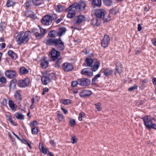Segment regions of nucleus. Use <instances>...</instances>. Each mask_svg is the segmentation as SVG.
<instances>
[{
    "label": "nucleus",
    "mask_w": 156,
    "mask_h": 156,
    "mask_svg": "<svg viewBox=\"0 0 156 156\" xmlns=\"http://www.w3.org/2000/svg\"><path fill=\"white\" fill-rule=\"evenodd\" d=\"M31 37V32L30 31H26L24 32L20 31L16 37V41L18 44L21 45L23 43H26Z\"/></svg>",
    "instance_id": "obj_1"
},
{
    "label": "nucleus",
    "mask_w": 156,
    "mask_h": 156,
    "mask_svg": "<svg viewBox=\"0 0 156 156\" xmlns=\"http://www.w3.org/2000/svg\"><path fill=\"white\" fill-rule=\"evenodd\" d=\"M47 45L55 46L59 50L62 51L65 49L64 43L60 37L56 39L50 38L46 42Z\"/></svg>",
    "instance_id": "obj_2"
},
{
    "label": "nucleus",
    "mask_w": 156,
    "mask_h": 156,
    "mask_svg": "<svg viewBox=\"0 0 156 156\" xmlns=\"http://www.w3.org/2000/svg\"><path fill=\"white\" fill-rule=\"evenodd\" d=\"M100 64L99 62H95L94 65L92 67V68H86L83 69L81 71V73L82 75H87L91 76L93 75V71H96L98 68Z\"/></svg>",
    "instance_id": "obj_3"
},
{
    "label": "nucleus",
    "mask_w": 156,
    "mask_h": 156,
    "mask_svg": "<svg viewBox=\"0 0 156 156\" xmlns=\"http://www.w3.org/2000/svg\"><path fill=\"white\" fill-rule=\"evenodd\" d=\"M142 119L144 121V125L147 129H156V125L153 123L152 120L154 119L150 115L145 116Z\"/></svg>",
    "instance_id": "obj_4"
},
{
    "label": "nucleus",
    "mask_w": 156,
    "mask_h": 156,
    "mask_svg": "<svg viewBox=\"0 0 156 156\" xmlns=\"http://www.w3.org/2000/svg\"><path fill=\"white\" fill-rule=\"evenodd\" d=\"M86 6L85 2L81 1L79 3H75L69 6V8H75L76 11L80 12L84 10Z\"/></svg>",
    "instance_id": "obj_5"
},
{
    "label": "nucleus",
    "mask_w": 156,
    "mask_h": 156,
    "mask_svg": "<svg viewBox=\"0 0 156 156\" xmlns=\"http://www.w3.org/2000/svg\"><path fill=\"white\" fill-rule=\"evenodd\" d=\"M49 55L53 60H56L61 58L60 53L56 50L54 48L52 49L50 52Z\"/></svg>",
    "instance_id": "obj_6"
},
{
    "label": "nucleus",
    "mask_w": 156,
    "mask_h": 156,
    "mask_svg": "<svg viewBox=\"0 0 156 156\" xmlns=\"http://www.w3.org/2000/svg\"><path fill=\"white\" fill-rule=\"evenodd\" d=\"M106 13L105 10L102 9H98L95 13V15L97 18L99 19H103Z\"/></svg>",
    "instance_id": "obj_7"
},
{
    "label": "nucleus",
    "mask_w": 156,
    "mask_h": 156,
    "mask_svg": "<svg viewBox=\"0 0 156 156\" xmlns=\"http://www.w3.org/2000/svg\"><path fill=\"white\" fill-rule=\"evenodd\" d=\"M79 85L82 86H86L89 85L91 83L90 80L86 78L78 79Z\"/></svg>",
    "instance_id": "obj_8"
},
{
    "label": "nucleus",
    "mask_w": 156,
    "mask_h": 156,
    "mask_svg": "<svg viewBox=\"0 0 156 156\" xmlns=\"http://www.w3.org/2000/svg\"><path fill=\"white\" fill-rule=\"evenodd\" d=\"M62 67L64 71L66 72L71 71L73 69L72 64L68 62H65L63 64Z\"/></svg>",
    "instance_id": "obj_9"
},
{
    "label": "nucleus",
    "mask_w": 156,
    "mask_h": 156,
    "mask_svg": "<svg viewBox=\"0 0 156 156\" xmlns=\"http://www.w3.org/2000/svg\"><path fill=\"white\" fill-rule=\"evenodd\" d=\"M30 81L28 78L24 80H19L17 83L18 86L21 87H26L28 86L29 83Z\"/></svg>",
    "instance_id": "obj_10"
},
{
    "label": "nucleus",
    "mask_w": 156,
    "mask_h": 156,
    "mask_svg": "<svg viewBox=\"0 0 156 156\" xmlns=\"http://www.w3.org/2000/svg\"><path fill=\"white\" fill-rule=\"evenodd\" d=\"M110 41V38L108 35H104L101 42L102 46L104 48L106 47L109 44Z\"/></svg>",
    "instance_id": "obj_11"
},
{
    "label": "nucleus",
    "mask_w": 156,
    "mask_h": 156,
    "mask_svg": "<svg viewBox=\"0 0 156 156\" xmlns=\"http://www.w3.org/2000/svg\"><path fill=\"white\" fill-rule=\"evenodd\" d=\"M85 19V18L84 16L79 15L74 18L73 22L75 24L79 25L84 21Z\"/></svg>",
    "instance_id": "obj_12"
},
{
    "label": "nucleus",
    "mask_w": 156,
    "mask_h": 156,
    "mask_svg": "<svg viewBox=\"0 0 156 156\" xmlns=\"http://www.w3.org/2000/svg\"><path fill=\"white\" fill-rule=\"evenodd\" d=\"M5 74L6 77L9 79L14 78L16 75V73L15 71L10 69L6 71Z\"/></svg>",
    "instance_id": "obj_13"
},
{
    "label": "nucleus",
    "mask_w": 156,
    "mask_h": 156,
    "mask_svg": "<svg viewBox=\"0 0 156 156\" xmlns=\"http://www.w3.org/2000/svg\"><path fill=\"white\" fill-rule=\"evenodd\" d=\"M41 22L44 25H47L49 24L50 23H51V18L50 15H46L41 20Z\"/></svg>",
    "instance_id": "obj_14"
},
{
    "label": "nucleus",
    "mask_w": 156,
    "mask_h": 156,
    "mask_svg": "<svg viewBox=\"0 0 156 156\" xmlns=\"http://www.w3.org/2000/svg\"><path fill=\"white\" fill-rule=\"evenodd\" d=\"M101 23V20L97 18H93L91 20L90 23L94 27H98L100 25Z\"/></svg>",
    "instance_id": "obj_15"
},
{
    "label": "nucleus",
    "mask_w": 156,
    "mask_h": 156,
    "mask_svg": "<svg viewBox=\"0 0 156 156\" xmlns=\"http://www.w3.org/2000/svg\"><path fill=\"white\" fill-rule=\"evenodd\" d=\"M51 78L50 75H44L41 78V80L42 83L44 84H47L51 81Z\"/></svg>",
    "instance_id": "obj_16"
},
{
    "label": "nucleus",
    "mask_w": 156,
    "mask_h": 156,
    "mask_svg": "<svg viewBox=\"0 0 156 156\" xmlns=\"http://www.w3.org/2000/svg\"><path fill=\"white\" fill-rule=\"evenodd\" d=\"M92 92L89 90H84L80 93V95L83 98L87 97L90 96Z\"/></svg>",
    "instance_id": "obj_17"
},
{
    "label": "nucleus",
    "mask_w": 156,
    "mask_h": 156,
    "mask_svg": "<svg viewBox=\"0 0 156 156\" xmlns=\"http://www.w3.org/2000/svg\"><path fill=\"white\" fill-rule=\"evenodd\" d=\"M22 92L20 90H17L14 94V97L17 101H20L22 100Z\"/></svg>",
    "instance_id": "obj_18"
},
{
    "label": "nucleus",
    "mask_w": 156,
    "mask_h": 156,
    "mask_svg": "<svg viewBox=\"0 0 156 156\" xmlns=\"http://www.w3.org/2000/svg\"><path fill=\"white\" fill-rule=\"evenodd\" d=\"M72 8H69V7L66 9L69 11L67 16L68 18H71L74 17L75 15V12L74 10L72 9Z\"/></svg>",
    "instance_id": "obj_19"
},
{
    "label": "nucleus",
    "mask_w": 156,
    "mask_h": 156,
    "mask_svg": "<svg viewBox=\"0 0 156 156\" xmlns=\"http://www.w3.org/2000/svg\"><path fill=\"white\" fill-rule=\"evenodd\" d=\"M66 31V29L64 27H59L57 32L58 33V36L60 37L63 34H65Z\"/></svg>",
    "instance_id": "obj_20"
},
{
    "label": "nucleus",
    "mask_w": 156,
    "mask_h": 156,
    "mask_svg": "<svg viewBox=\"0 0 156 156\" xmlns=\"http://www.w3.org/2000/svg\"><path fill=\"white\" fill-rule=\"evenodd\" d=\"M40 146H41V148H40V150L41 152L44 154H48V153L50 152L48 148L44 147L42 142H40Z\"/></svg>",
    "instance_id": "obj_21"
},
{
    "label": "nucleus",
    "mask_w": 156,
    "mask_h": 156,
    "mask_svg": "<svg viewBox=\"0 0 156 156\" xmlns=\"http://www.w3.org/2000/svg\"><path fill=\"white\" fill-rule=\"evenodd\" d=\"M55 9L57 12H61L64 10H66V9L64 7L60 5H55Z\"/></svg>",
    "instance_id": "obj_22"
},
{
    "label": "nucleus",
    "mask_w": 156,
    "mask_h": 156,
    "mask_svg": "<svg viewBox=\"0 0 156 156\" xmlns=\"http://www.w3.org/2000/svg\"><path fill=\"white\" fill-rule=\"evenodd\" d=\"M48 36L50 37V38H53L56 37L58 36L57 31L55 30H52L50 31L48 33Z\"/></svg>",
    "instance_id": "obj_23"
},
{
    "label": "nucleus",
    "mask_w": 156,
    "mask_h": 156,
    "mask_svg": "<svg viewBox=\"0 0 156 156\" xmlns=\"http://www.w3.org/2000/svg\"><path fill=\"white\" fill-rule=\"evenodd\" d=\"M8 54L12 59H15L18 57L17 55L11 50H9L8 51Z\"/></svg>",
    "instance_id": "obj_24"
},
{
    "label": "nucleus",
    "mask_w": 156,
    "mask_h": 156,
    "mask_svg": "<svg viewBox=\"0 0 156 156\" xmlns=\"http://www.w3.org/2000/svg\"><path fill=\"white\" fill-rule=\"evenodd\" d=\"M28 72V70L24 67H21L20 69V75H25Z\"/></svg>",
    "instance_id": "obj_25"
},
{
    "label": "nucleus",
    "mask_w": 156,
    "mask_h": 156,
    "mask_svg": "<svg viewBox=\"0 0 156 156\" xmlns=\"http://www.w3.org/2000/svg\"><path fill=\"white\" fill-rule=\"evenodd\" d=\"M85 63L86 64L85 65V66L92 67L93 63V60L90 58H87L86 59Z\"/></svg>",
    "instance_id": "obj_26"
},
{
    "label": "nucleus",
    "mask_w": 156,
    "mask_h": 156,
    "mask_svg": "<svg viewBox=\"0 0 156 156\" xmlns=\"http://www.w3.org/2000/svg\"><path fill=\"white\" fill-rule=\"evenodd\" d=\"M101 0H93L92 5L93 6H95L98 7H100L101 5Z\"/></svg>",
    "instance_id": "obj_27"
},
{
    "label": "nucleus",
    "mask_w": 156,
    "mask_h": 156,
    "mask_svg": "<svg viewBox=\"0 0 156 156\" xmlns=\"http://www.w3.org/2000/svg\"><path fill=\"white\" fill-rule=\"evenodd\" d=\"M9 105L10 108L12 110H15L17 108L16 105L14 104L12 100H10L9 101Z\"/></svg>",
    "instance_id": "obj_28"
},
{
    "label": "nucleus",
    "mask_w": 156,
    "mask_h": 156,
    "mask_svg": "<svg viewBox=\"0 0 156 156\" xmlns=\"http://www.w3.org/2000/svg\"><path fill=\"white\" fill-rule=\"evenodd\" d=\"M14 116L17 119L23 120L25 118L24 116L23 115L18 112H16L14 114Z\"/></svg>",
    "instance_id": "obj_29"
},
{
    "label": "nucleus",
    "mask_w": 156,
    "mask_h": 156,
    "mask_svg": "<svg viewBox=\"0 0 156 156\" xmlns=\"http://www.w3.org/2000/svg\"><path fill=\"white\" fill-rule=\"evenodd\" d=\"M25 16L27 17H30L34 19H35V15L33 14V12L31 11H28L25 14Z\"/></svg>",
    "instance_id": "obj_30"
},
{
    "label": "nucleus",
    "mask_w": 156,
    "mask_h": 156,
    "mask_svg": "<svg viewBox=\"0 0 156 156\" xmlns=\"http://www.w3.org/2000/svg\"><path fill=\"white\" fill-rule=\"evenodd\" d=\"M41 65L43 69H45L48 66V62L47 61L44 59L41 61Z\"/></svg>",
    "instance_id": "obj_31"
},
{
    "label": "nucleus",
    "mask_w": 156,
    "mask_h": 156,
    "mask_svg": "<svg viewBox=\"0 0 156 156\" xmlns=\"http://www.w3.org/2000/svg\"><path fill=\"white\" fill-rule=\"evenodd\" d=\"M55 62L54 64V66L56 68H59L60 67V64L62 62V60L61 58L54 61Z\"/></svg>",
    "instance_id": "obj_32"
},
{
    "label": "nucleus",
    "mask_w": 156,
    "mask_h": 156,
    "mask_svg": "<svg viewBox=\"0 0 156 156\" xmlns=\"http://www.w3.org/2000/svg\"><path fill=\"white\" fill-rule=\"evenodd\" d=\"M32 32L35 36L38 39L39 38V33L38 32V30L35 28H33L32 29Z\"/></svg>",
    "instance_id": "obj_33"
},
{
    "label": "nucleus",
    "mask_w": 156,
    "mask_h": 156,
    "mask_svg": "<svg viewBox=\"0 0 156 156\" xmlns=\"http://www.w3.org/2000/svg\"><path fill=\"white\" fill-rule=\"evenodd\" d=\"M104 3L107 6H111L113 4L112 0H103Z\"/></svg>",
    "instance_id": "obj_34"
},
{
    "label": "nucleus",
    "mask_w": 156,
    "mask_h": 156,
    "mask_svg": "<svg viewBox=\"0 0 156 156\" xmlns=\"http://www.w3.org/2000/svg\"><path fill=\"white\" fill-rule=\"evenodd\" d=\"M60 102L65 105H67L71 103V100L69 99H61L60 100Z\"/></svg>",
    "instance_id": "obj_35"
},
{
    "label": "nucleus",
    "mask_w": 156,
    "mask_h": 156,
    "mask_svg": "<svg viewBox=\"0 0 156 156\" xmlns=\"http://www.w3.org/2000/svg\"><path fill=\"white\" fill-rule=\"evenodd\" d=\"M29 125L31 129L34 128H37L36 126L37 125V121L34 120L33 122H30Z\"/></svg>",
    "instance_id": "obj_36"
},
{
    "label": "nucleus",
    "mask_w": 156,
    "mask_h": 156,
    "mask_svg": "<svg viewBox=\"0 0 156 156\" xmlns=\"http://www.w3.org/2000/svg\"><path fill=\"white\" fill-rule=\"evenodd\" d=\"M15 4V2L12 0H8L7 1L6 5L8 7H10L13 6Z\"/></svg>",
    "instance_id": "obj_37"
},
{
    "label": "nucleus",
    "mask_w": 156,
    "mask_h": 156,
    "mask_svg": "<svg viewBox=\"0 0 156 156\" xmlns=\"http://www.w3.org/2000/svg\"><path fill=\"white\" fill-rule=\"evenodd\" d=\"M112 71H111L108 69H105L104 71V75L106 76H109L110 74H112Z\"/></svg>",
    "instance_id": "obj_38"
},
{
    "label": "nucleus",
    "mask_w": 156,
    "mask_h": 156,
    "mask_svg": "<svg viewBox=\"0 0 156 156\" xmlns=\"http://www.w3.org/2000/svg\"><path fill=\"white\" fill-rule=\"evenodd\" d=\"M101 75V74L99 73L94 76V77L92 79V84H96V81L97 79L100 77Z\"/></svg>",
    "instance_id": "obj_39"
},
{
    "label": "nucleus",
    "mask_w": 156,
    "mask_h": 156,
    "mask_svg": "<svg viewBox=\"0 0 156 156\" xmlns=\"http://www.w3.org/2000/svg\"><path fill=\"white\" fill-rule=\"evenodd\" d=\"M40 29L41 31V33L40 34V36L44 35L46 33L47 30L46 29L40 27Z\"/></svg>",
    "instance_id": "obj_40"
},
{
    "label": "nucleus",
    "mask_w": 156,
    "mask_h": 156,
    "mask_svg": "<svg viewBox=\"0 0 156 156\" xmlns=\"http://www.w3.org/2000/svg\"><path fill=\"white\" fill-rule=\"evenodd\" d=\"M31 132L33 134H37L38 132L37 128H32Z\"/></svg>",
    "instance_id": "obj_41"
},
{
    "label": "nucleus",
    "mask_w": 156,
    "mask_h": 156,
    "mask_svg": "<svg viewBox=\"0 0 156 156\" xmlns=\"http://www.w3.org/2000/svg\"><path fill=\"white\" fill-rule=\"evenodd\" d=\"M115 70L119 74L121 73L122 72L121 66L120 65H119V66H116Z\"/></svg>",
    "instance_id": "obj_42"
},
{
    "label": "nucleus",
    "mask_w": 156,
    "mask_h": 156,
    "mask_svg": "<svg viewBox=\"0 0 156 156\" xmlns=\"http://www.w3.org/2000/svg\"><path fill=\"white\" fill-rule=\"evenodd\" d=\"M5 23L1 22L0 23V31H2L4 30L5 27Z\"/></svg>",
    "instance_id": "obj_43"
},
{
    "label": "nucleus",
    "mask_w": 156,
    "mask_h": 156,
    "mask_svg": "<svg viewBox=\"0 0 156 156\" xmlns=\"http://www.w3.org/2000/svg\"><path fill=\"white\" fill-rule=\"evenodd\" d=\"M50 17L51 18V21L52 22V20H55L57 18V15L56 14H52L50 16Z\"/></svg>",
    "instance_id": "obj_44"
},
{
    "label": "nucleus",
    "mask_w": 156,
    "mask_h": 156,
    "mask_svg": "<svg viewBox=\"0 0 156 156\" xmlns=\"http://www.w3.org/2000/svg\"><path fill=\"white\" fill-rule=\"evenodd\" d=\"M84 115H85V113L83 112H81L79 115V118H78L79 120L80 121H82V118L84 116Z\"/></svg>",
    "instance_id": "obj_45"
},
{
    "label": "nucleus",
    "mask_w": 156,
    "mask_h": 156,
    "mask_svg": "<svg viewBox=\"0 0 156 156\" xmlns=\"http://www.w3.org/2000/svg\"><path fill=\"white\" fill-rule=\"evenodd\" d=\"M137 88V86L136 85H134L133 86L129 87L128 89L129 91H131L134 90L136 89Z\"/></svg>",
    "instance_id": "obj_46"
},
{
    "label": "nucleus",
    "mask_w": 156,
    "mask_h": 156,
    "mask_svg": "<svg viewBox=\"0 0 156 156\" xmlns=\"http://www.w3.org/2000/svg\"><path fill=\"white\" fill-rule=\"evenodd\" d=\"M69 122L72 126H74L76 124V121L74 119H71L70 120Z\"/></svg>",
    "instance_id": "obj_47"
},
{
    "label": "nucleus",
    "mask_w": 156,
    "mask_h": 156,
    "mask_svg": "<svg viewBox=\"0 0 156 156\" xmlns=\"http://www.w3.org/2000/svg\"><path fill=\"white\" fill-rule=\"evenodd\" d=\"M77 84H79V83L78 82V79L76 81H73L72 83V86L73 87L76 86Z\"/></svg>",
    "instance_id": "obj_48"
},
{
    "label": "nucleus",
    "mask_w": 156,
    "mask_h": 156,
    "mask_svg": "<svg viewBox=\"0 0 156 156\" xmlns=\"http://www.w3.org/2000/svg\"><path fill=\"white\" fill-rule=\"evenodd\" d=\"M25 4L27 8H28L31 5V2L30 1H27Z\"/></svg>",
    "instance_id": "obj_49"
},
{
    "label": "nucleus",
    "mask_w": 156,
    "mask_h": 156,
    "mask_svg": "<svg viewBox=\"0 0 156 156\" xmlns=\"http://www.w3.org/2000/svg\"><path fill=\"white\" fill-rule=\"evenodd\" d=\"M58 119L60 121H62L64 118L63 115L61 114H58Z\"/></svg>",
    "instance_id": "obj_50"
},
{
    "label": "nucleus",
    "mask_w": 156,
    "mask_h": 156,
    "mask_svg": "<svg viewBox=\"0 0 156 156\" xmlns=\"http://www.w3.org/2000/svg\"><path fill=\"white\" fill-rule=\"evenodd\" d=\"M32 2L35 5L37 6L39 5V0H32Z\"/></svg>",
    "instance_id": "obj_51"
},
{
    "label": "nucleus",
    "mask_w": 156,
    "mask_h": 156,
    "mask_svg": "<svg viewBox=\"0 0 156 156\" xmlns=\"http://www.w3.org/2000/svg\"><path fill=\"white\" fill-rule=\"evenodd\" d=\"M71 140L73 144H75L77 142L75 136L72 137L71 139Z\"/></svg>",
    "instance_id": "obj_52"
},
{
    "label": "nucleus",
    "mask_w": 156,
    "mask_h": 156,
    "mask_svg": "<svg viewBox=\"0 0 156 156\" xmlns=\"http://www.w3.org/2000/svg\"><path fill=\"white\" fill-rule=\"evenodd\" d=\"M5 47V43L0 44V50L4 48Z\"/></svg>",
    "instance_id": "obj_53"
},
{
    "label": "nucleus",
    "mask_w": 156,
    "mask_h": 156,
    "mask_svg": "<svg viewBox=\"0 0 156 156\" xmlns=\"http://www.w3.org/2000/svg\"><path fill=\"white\" fill-rule=\"evenodd\" d=\"M116 13L115 10L114 9H111L110 10V13L112 14H115Z\"/></svg>",
    "instance_id": "obj_54"
},
{
    "label": "nucleus",
    "mask_w": 156,
    "mask_h": 156,
    "mask_svg": "<svg viewBox=\"0 0 156 156\" xmlns=\"http://www.w3.org/2000/svg\"><path fill=\"white\" fill-rule=\"evenodd\" d=\"M2 103L4 105H6L7 104V100L5 98H3Z\"/></svg>",
    "instance_id": "obj_55"
},
{
    "label": "nucleus",
    "mask_w": 156,
    "mask_h": 156,
    "mask_svg": "<svg viewBox=\"0 0 156 156\" xmlns=\"http://www.w3.org/2000/svg\"><path fill=\"white\" fill-rule=\"evenodd\" d=\"M99 104V103H98L97 104H95V105L96 106V108L98 110V111H100L101 110V109L100 108Z\"/></svg>",
    "instance_id": "obj_56"
},
{
    "label": "nucleus",
    "mask_w": 156,
    "mask_h": 156,
    "mask_svg": "<svg viewBox=\"0 0 156 156\" xmlns=\"http://www.w3.org/2000/svg\"><path fill=\"white\" fill-rule=\"evenodd\" d=\"M0 80L1 82L4 83L6 81V79L5 77H2L0 78Z\"/></svg>",
    "instance_id": "obj_57"
},
{
    "label": "nucleus",
    "mask_w": 156,
    "mask_h": 156,
    "mask_svg": "<svg viewBox=\"0 0 156 156\" xmlns=\"http://www.w3.org/2000/svg\"><path fill=\"white\" fill-rule=\"evenodd\" d=\"M50 143L51 145L53 146H54L56 144L54 140H51L50 142Z\"/></svg>",
    "instance_id": "obj_58"
},
{
    "label": "nucleus",
    "mask_w": 156,
    "mask_h": 156,
    "mask_svg": "<svg viewBox=\"0 0 156 156\" xmlns=\"http://www.w3.org/2000/svg\"><path fill=\"white\" fill-rule=\"evenodd\" d=\"M61 109L63 111L65 114H66L68 113V111L63 108H61Z\"/></svg>",
    "instance_id": "obj_59"
},
{
    "label": "nucleus",
    "mask_w": 156,
    "mask_h": 156,
    "mask_svg": "<svg viewBox=\"0 0 156 156\" xmlns=\"http://www.w3.org/2000/svg\"><path fill=\"white\" fill-rule=\"evenodd\" d=\"M142 29V27L140 24L138 25V31H140Z\"/></svg>",
    "instance_id": "obj_60"
},
{
    "label": "nucleus",
    "mask_w": 156,
    "mask_h": 156,
    "mask_svg": "<svg viewBox=\"0 0 156 156\" xmlns=\"http://www.w3.org/2000/svg\"><path fill=\"white\" fill-rule=\"evenodd\" d=\"M13 134L19 140L21 141H22V139H21L18 136L15 134L14 133H13Z\"/></svg>",
    "instance_id": "obj_61"
},
{
    "label": "nucleus",
    "mask_w": 156,
    "mask_h": 156,
    "mask_svg": "<svg viewBox=\"0 0 156 156\" xmlns=\"http://www.w3.org/2000/svg\"><path fill=\"white\" fill-rule=\"evenodd\" d=\"M152 82L154 84L156 85V78H152Z\"/></svg>",
    "instance_id": "obj_62"
},
{
    "label": "nucleus",
    "mask_w": 156,
    "mask_h": 156,
    "mask_svg": "<svg viewBox=\"0 0 156 156\" xmlns=\"http://www.w3.org/2000/svg\"><path fill=\"white\" fill-rule=\"evenodd\" d=\"M62 20V19L61 18L58 19L56 21L57 23H59Z\"/></svg>",
    "instance_id": "obj_63"
},
{
    "label": "nucleus",
    "mask_w": 156,
    "mask_h": 156,
    "mask_svg": "<svg viewBox=\"0 0 156 156\" xmlns=\"http://www.w3.org/2000/svg\"><path fill=\"white\" fill-rule=\"evenodd\" d=\"M153 44L154 46H156V39H155L154 40H152Z\"/></svg>",
    "instance_id": "obj_64"
}]
</instances>
